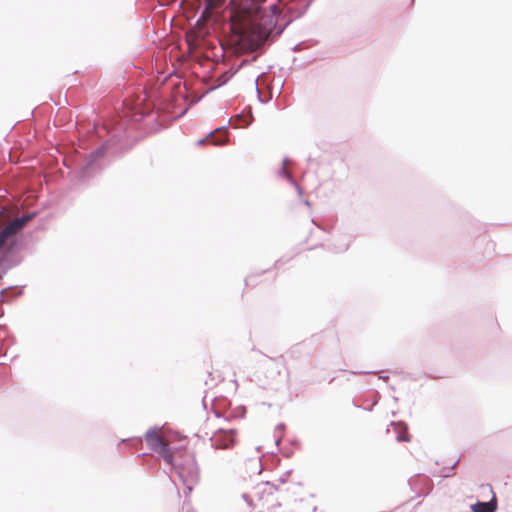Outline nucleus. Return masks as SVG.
Returning <instances> with one entry per match:
<instances>
[{
	"instance_id": "nucleus-5",
	"label": "nucleus",
	"mask_w": 512,
	"mask_h": 512,
	"mask_svg": "<svg viewBox=\"0 0 512 512\" xmlns=\"http://www.w3.org/2000/svg\"><path fill=\"white\" fill-rule=\"evenodd\" d=\"M227 141V130L224 128H218L215 131L211 132L207 137L200 139L198 143L200 145L210 143L212 145L219 146L225 144Z\"/></svg>"
},
{
	"instance_id": "nucleus-9",
	"label": "nucleus",
	"mask_w": 512,
	"mask_h": 512,
	"mask_svg": "<svg viewBox=\"0 0 512 512\" xmlns=\"http://www.w3.org/2000/svg\"><path fill=\"white\" fill-rule=\"evenodd\" d=\"M234 444V440L230 439V445L232 446Z\"/></svg>"
},
{
	"instance_id": "nucleus-1",
	"label": "nucleus",
	"mask_w": 512,
	"mask_h": 512,
	"mask_svg": "<svg viewBox=\"0 0 512 512\" xmlns=\"http://www.w3.org/2000/svg\"><path fill=\"white\" fill-rule=\"evenodd\" d=\"M145 440L149 448L159 454L169 465H173L176 456L183 454L187 444L185 437L164 428L148 430Z\"/></svg>"
},
{
	"instance_id": "nucleus-11",
	"label": "nucleus",
	"mask_w": 512,
	"mask_h": 512,
	"mask_svg": "<svg viewBox=\"0 0 512 512\" xmlns=\"http://www.w3.org/2000/svg\"><path fill=\"white\" fill-rule=\"evenodd\" d=\"M188 490H189V492H191L192 491V487L188 486Z\"/></svg>"
},
{
	"instance_id": "nucleus-10",
	"label": "nucleus",
	"mask_w": 512,
	"mask_h": 512,
	"mask_svg": "<svg viewBox=\"0 0 512 512\" xmlns=\"http://www.w3.org/2000/svg\"><path fill=\"white\" fill-rule=\"evenodd\" d=\"M229 446H230L229 444H225V445L223 446V448H228Z\"/></svg>"
},
{
	"instance_id": "nucleus-7",
	"label": "nucleus",
	"mask_w": 512,
	"mask_h": 512,
	"mask_svg": "<svg viewBox=\"0 0 512 512\" xmlns=\"http://www.w3.org/2000/svg\"><path fill=\"white\" fill-rule=\"evenodd\" d=\"M225 0H207L206 1V10H214L221 6Z\"/></svg>"
},
{
	"instance_id": "nucleus-2",
	"label": "nucleus",
	"mask_w": 512,
	"mask_h": 512,
	"mask_svg": "<svg viewBox=\"0 0 512 512\" xmlns=\"http://www.w3.org/2000/svg\"><path fill=\"white\" fill-rule=\"evenodd\" d=\"M244 498L258 509V512H281L277 488L269 482L257 484L250 494L244 495Z\"/></svg>"
},
{
	"instance_id": "nucleus-8",
	"label": "nucleus",
	"mask_w": 512,
	"mask_h": 512,
	"mask_svg": "<svg viewBox=\"0 0 512 512\" xmlns=\"http://www.w3.org/2000/svg\"><path fill=\"white\" fill-rule=\"evenodd\" d=\"M287 164H288V161H287V160H284V161H283V166H282V168H281V174H282L283 176H285L286 178L290 179V178H291V176H290V173H289V171H288V169H287Z\"/></svg>"
},
{
	"instance_id": "nucleus-6",
	"label": "nucleus",
	"mask_w": 512,
	"mask_h": 512,
	"mask_svg": "<svg viewBox=\"0 0 512 512\" xmlns=\"http://www.w3.org/2000/svg\"><path fill=\"white\" fill-rule=\"evenodd\" d=\"M395 427L398 431L397 440L400 442H409L410 441V435L407 432L406 425L402 423L395 424Z\"/></svg>"
},
{
	"instance_id": "nucleus-3",
	"label": "nucleus",
	"mask_w": 512,
	"mask_h": 512,
	"mask_svg": "<svg viewBox=\"0 0 512 512\" xmlns=\"http://www.w3.org/2000/svg\"><path fill=\"white\" fill-rule=\"evenodd\" d=\"M31 218V215L17 218L10 222L2 231H0V249L5 245L8 239L18 233L26 225V223L31 220Z\"/></svg>"
},
{
	"instance_id": "nucleus-4",
	"label": "nucleus",
	"mask_w": 512,
	"mask_h": 512,
	"mask_svg": "<svg viewBox=\"0 0 512 512\" xmlns=\"http://www.w3.org/2000/svg\"><path fill=\"white\" fill-rule=\"evenodd\" d=\"M483 490H487L490 494H492V498L488 502H477L476 504L471 506L473 512H494L497 508L496 496L492 490L490 485H483L481 487Z\"/></svg>"
}]
</instances>
